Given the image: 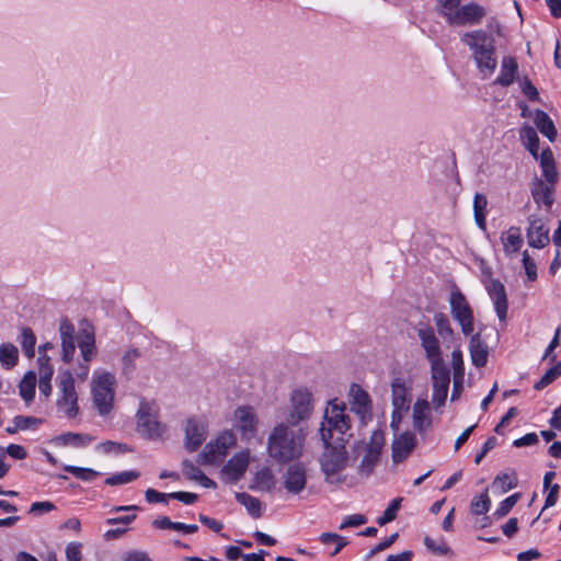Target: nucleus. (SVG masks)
Masks as SVG:
<instances>
[{
    "label": "nucleus",
    "mask_w": 561,
    "mask_h": 561,
    "mask_svg": "<svg viewBox=\"0 0 561 561\" xmlns=\"http://www.w3.org/2000/svg\"><path fill=\"white\" fill-rule=\"evenodd\" d=\"M351 431V419L346 413V404L332 399L324 410L320 424V438L325 456H343Z\"/></svg>",
    "instance_id": "1"
},
{
    "label": "nucleus",
    "mask_w": 561,
    "mask_h": 561,
    "mask_svg": "<svg viewBox=\"0 0 561 561\" xmlns=\"http://www.w3.org/2000/svg\"><path fill=\"white\" fill-rule=\"evenodd\" d=\"M287 422L273 427L267 437L268 456H301L307 433L304 428L294 430Z\"/></svg>",
    "instance_id": "2"
},
{
    "label": "nucleus",
    "mask_w": 561,
    "mask_h": 561,
    "mask_svg": "<svg viewBox=\"0 0 561 561\" xmlns=\"http://www.w3.org/2000/svg\"><path fill=\"white\" fill-rule=\"evenodd\" d=\"M462 42L471 49L477 68L483 77L493 75L497 67L494 38L482 30H476L466 33Z\"/></svg>",
    "instance_id": "3"
},
{
    "label": "nucleus",
    "mask_w": 561,
    "mask_h": 561,
    "mask_svg": "<svg viewBox=\"0 0 561 561\" xmlns=\"http://www.w3.org/2000/svg\"><path fill=\"white\" fill-rule=\"evenodd\" d=\"M137 432L151 440H163L168 436V427L159 421V407L154 401L141 399L136 413Z\"/></svg>",
    "instance_id": "4"
},
{
    "label": "nucleus",
    "mask_w": 561,
    "mask_h": 561,
    "mask_svg": "<svg viewBox=\"0 0 561 561\" xmlns=\"http://www.w3.org/2000/svg\"><path fill=\"white\" fill-rule=\"evenodd\" d=\"M116 379L112 373L95 370L91 380L94 407L101 415L108 414L114 405Z\"/></svg>",
    "instance_id": "5"
},
{
    "label": "nucleus",
    "mask_w": 561,
    "mask_h": 561,
    "mask_svg": "<svg viewBox=\"0 0 561 561\" xmlns=\"http://www.w3.org/2000/svg\"><path fill=\"white\" fill-rule=\"evenodd\" d=\"M57 388V411L68 419L76 417L79 413L78 394L76 391L75 378L69 370L60 374Z\"/></svg>",
    "instance_id": "6"
},
{
    "label": "nucleus",
    "mask_w": 561,
    "mask_h": 561,
    "mask_svg": "<svg viewBox=\"0 0 561 561\" xmlns=\"http://www.w3.org/2000/svg\"><path fill=\"white\" fill-rule=\"evenodd\" d=\"M289 412L285 421L291 425L297 426L300 422L310 417L313 411V398L308 388H297L290 393Z\"/></svg>",
    "instance_id": "7"
},
{
    "label": "nucleus",
    "mask_w": 561,
    "mask_h": 561,
    "mask_svg": "<svg viewBox=\"0 0 561 561\" xmlns=\"http://www.w3.org/2000/svg\"><path fill=\"white\" fill-rule=\"evenodd\" d=\"M411 387L407 381L397 377L391 381V401H392V414H391V426L398 428L403 416L410 410L411 405Z\"/></svg>",
    "instance_id": "8"
},
{
    "label": "nucleus",
    "mask_w": 561,
    "mask_h": 561,
    "mask_svg": "<svg viewBox=\"0 0 561 561\" xmlns=\"http://www.w3.org/2000/svg\"><path fill=\"white\" fill-rule=\"evenodd\" d=\"M357 458H321L320 467L324 479L330 484H340L353 480V463Z\"/></svg>",
    "instance_id": "9"
},
{
    "label": "nucleus",
    "mask_w": 561,
    "mask_h": 561,
    "mask_svg": "<svg viewBox=\"0 0 561 561\" xmlns=\"http://www.w3.org/2000/svg\"><path fill=\"white\" fill-rule=\"evenodd\" d=\"M294 458H284L282 462V479L285 490L289 494L301 493L307 484V472L302 463L293 461Z\"/></svg>",
    "instance_id": "10"
},
{
    "label": "nucleus",
    "mask_w": 561,
    "mask_h": 561,
    "mask_svg": "<svg viewBox=\"0 0 561 561\" xmlns=\"http://www.w3.org/2000/svg\"><path fill=\"white\" fill-rule=\"evenodd\" d=\"M449 304L450 312L461 327V332L465 335H470L474 330L473 313L465 295L459 289L453 290L450 293Z\"/></svg>",
    "instance_id": "11"
},
{
    "label": "nucleus",
    "mask_w": 561,
    "mask_h": 561,
    "mask_svg": "<svg viewBox=\"0 0 561 561\" xmlns=\"http://www.w3.org/2000/svg\"><path fill=\"white\" fill-rule=\"evenodd\" d=\"M232 424L244 439L256 437L260 420L256 411L250 405H239L232 413Z\"/></svg>",
    "instance_id": "12"
},
{
    "label": "nucleus",
    "mask_w": 561,
    "mask_h": 561,
    "mask_svg": "<svg viewBox=\"0 0 561 561\" xmlns=\"http://www.w3.org/2000/svg\"><path fill=\"white\" fill-rule=\"evenodd\" d=\"M208 435V421L201 416H191L184 424V448L187 453H195L206 440Z\"/></svg>",
    "instance_id": "13"
},
{
    "label": "nucleus",
    "mask_w": 561,
    "mask_h": 561,
    "mask_svg": "<svg viewBox=\"0 0 561 561\" xmlns=\"http://www.w3.org/2000/svg\"><path fill=\"white\" fill-rule=\"evenodd\" d=\"M348 404L351 411L355 413L366 424L373 416V402L369 393L359 385L352 383L348 391Z\"/></svg>",
    "instance_id": "14"
},
{
    "label": "nucleus",
    "mask_w": 561,
    "mask_h": 561,
    "mask_svg": "<svg viewBox=\"0 0 561 561\" xmlns=\"http://www.w3.org/2000/svg\"><path fill=\"white\" fill-rule=\"evenodd\" d=\"M238 444L233 430L218 432L204 447L201 456H227Z\"/></svg>",
    "instance_id": "15"
},
{
    "label": "nucleus",
    "mask_w": 561,
    "mask_h": 561,
    "mask_svg": "<svg viewBox=\"0 0 561 561\" xmlns=\"http://www.w3.org/2000/svg\"><path fill=\"white\" fill-rule=\"evenodd\" d=\"M416 333L431 367L445 365L442 357L439 340L434 329L428 325L421 327L417 329Z\"/></svg>",
    "instance_id": "16"
},
{
    "label": "nucleus",
    "mask_w": 561,
    "mask_h": 561,
    "mask_svg": "<svg viewBox=\"0 0 561 561\" xmlns=\"http://www.w3.org/2000/svg\"><path fill=\"white\" fill-rule=\"evenodd\" d=\"M433 381L432 402L435 408L442 407L447 398L450 382L449 369L446 365L431 367Z\"/></svg>",
    "instance_id": "17"
},
{
    "label": "nucleus",
    "mask_w": 561,
    "mask_h": 561,
    "mask_svg": "<svg viewBox=\"0 0 561 561\" xmlns=\"http://www.w3.org/2000/svg\"><path fill=\"white\" fill-rule=\"evenodd\" d=\"M484 15L485 9L482 5L476 2H470L460 5L456 14H453L448 24L451 26L476 25L481 22Z\"/></svg>",
    "instance_id": "18"
},
{
    "label": "nucleus",
    "mask_w": 561,
    "mask_h": 561,
    "mask_svg": "<svg viewBox=\"0 0 561 561\" xmlns=\"http://www.w3.org/2000/svg\"><path fill=\"white\" fill-rule=\"evenodd\" d=\"M484 285L491 300L493 301L497 318L502 322L505 321L507 318L508 309L505 286L499 279L493 278H490L488 282L484 283Z\"/></svg>",
    "instance_id": "19"
},
{
    "label": "nucleus",
    "mask_w": 561,
    "mask_h": 561,
    "mask_svg": "<svg viewBox=\"0 0 561 561\" xmlns=\"http://www.w3.org/2000/svg\"><path fill=\"white\" fill-rule=\"evenodd\" d=\"M554 184L535 176L530 183L531 196L537 205L550 209L554 203Z\"/></svg>",
    "instance_id": "20"
},
{
    "label": "nucleus",
    "mask_w": 561,
    "mask_h": 561,
    "mask_svg": "<svg viewBox=\"0 0 561 561\" xmlns=\"http://www.w3.org/2000/svg\"><path fill=\"white\" fill-rule=\"evenodd\" d=\"M528 222V244L536 249H543L550 241L549 229L545 226L543 221L536 216H530Z\"/></svg>",
    "instance_id": "21"
},
{
    "label": "nucleus",
    "mask_w": 561,
    "mask_h": 561,
    "mask_svg": "<svg viewBox=\"0 0 561 561\" xmlns=\"http://www.w3.org/2000/svg\"><path fill=\"white\" fill-rule=\"evenodd\" d=\"M59 333L61 339V358L65 363H70L76 352L73 324L68 319H62L59 324Z\"/></svg>",
    "instance_id": "22"
},
{
    "label": "nucleus",
    "mask_w": 561,
    "mask_h": 561,
    "mask_svg": "<svg viewBox=\"0 0 561 561\" xmlns=\"http://www.w3.org/2000/svg\"><path fill=\"white\" fill-rule=\"evenodd\" d=\"M249 458H230L220 470L219 477L225 483H234L244 474Z\"/></svg>",
    "instance_id": "23"
},
{
    "label": "nucleus",
    "mask_w": 561,
    "mask_h": 561,
    "mask_svg": "<svg viewBox=\"0 0 561 561\" xmlns=\"http://www.w3.org/2000/svg\"><path fill=\"white\" fill-rule=\"evenodd\" d=\"M501 241L505 254L511 255L517 253L523 245V237L518 227H511L501 233Z\"/></svg>",
    "instance_id": "24"
},
{
    "label": "nucleus",
    "mask_w": 561,
    "mask_h": 561,
    "mask_svg": "<svg viewBox=\"0 0 561 561\" xmlns=\"http://www.w3.org/2000/svg\"><path fill=\"white\" fill-rule=\"evenodd\" d=\"M470 356L472 364L476 367H483L488 362L489 350L488 345L481 340L480 334H474L470 340Z\"/></svg>",
    "instance_id": "25"
},
{
    "label": "nucleus",
    "mask_w": 561,
    "mask_h": 561,
    "mask_svg": "<svg viewBox=\"0 0 561 561\" xmlns=\"http://www.w3.org/2000/svg\"><path fill=\"white\" fill-rule=\"evenodd\" d=\"M183 474L187 480L196 481L202 486L207 489H215L216 483L206 477L198 466H195L191 460L185 459L182 465Z\"/></svg>",
    "instance_id": "26"
},
{
    "label": "nucleus",
    "mask_w": 561,
    "mask_h": 561,
    "mask_svg": "<svg viewBox=\"0 0 561 561\" xmlns=\"http://www.w3.org/2000/svg\"><path fill=\"white\" fill-rule=\"evenodd\" d=\"M518 70V64L514 57L505 56L502 59L501 72L496 78V83L502 87L511 85L516 77Z\"/></svg>",
    "instance_id": "27"
},
{
    "label": "nucleus",
    "mask_w": 561,
    "mask_h": 561,
    "mask_svg": "<svg viewBox=\"0 0 561 561\" xmlns=\"http://www.w3.org/2000/svg\"><path fill=\"white\" fill-rule=\"evenodd\" d=\"M430 403L426 399L419 398L413 405V424L419 431H422L430 424Z\"/></svg>",
    "instance_id": "28"
},
{
    "label": "nucleus",
    "mask_w": 561,
    "mask_h": 561,
    "mask_svg": "<svg viewBox=\"0 0 561 561\" xmlns=\"http://www.w3.org/2000/svg\"><path fill=\"white\" fill-rule=\"evenodd\" d=\"M539 160L545 180L549 183H556L558 181V172L552 150L550 148L542 150L539 156Z\"/></svg>",
    "instance_id": "29"
},
{
    "label": "nucleus",
    "mask_w": 561,
    "mask_h": 561,
    "mask_svg": "<svg viewBox=\"0 0 561 561\" xmlns=\"http://www.w3.org/2000/svg\"><path fill=\"white\" fill-rule=\"evenodd\" d=\"M79 348L84 362H90L96 354L95 339L92 329L82 330L79 341Z\"/></svg>",
    "instance_id": "30"
},
{
    "label": "nucleus",
    "mask_w": 561,
    "mask_h": 561,
    "mask_svg": "<svg viewBox=\"0 0 561 561\" xmlns=\"http://www.w3.org/2000/svg\"><path fill=\"white\" fill-rule=\"evenodd\" d=\"M416 444L415 435L405 432L397 437L392 444V456H403L413 451Z\"/></svg>",
    "instance_id": "31"
},
{
    "label": "nucleus",
    "mask_w": 561,
    "mask_h": 561,
    "mask_svg": "<svg viewBox=\"0 0 561 561\" xmlns=\"http://www.w3.org/2000/svg\"><path fill=\"white\" fill-rule=\"evenodd\" d=\"M535 124L537 126V128L539 129V131L548 137V139L550 141H553L556 139V136H557V129L554 127V124L552 122V119L549 117V115L541 111V110H537L535 112Z\"/></svg>",
    "instance_id": "32"
},
{
    "label": "nucleus",
    "mask_w": 561,
    "mask_h": 561,
    "mask_svg": "<svg viewBox=\"0 0 561 561\" xmlns=\"http://www.w3.org/2000/svg\"><path fill=\"white\" fill-rule=\"evenodd\" d=\"M519 136L530 154L538 159L539 137L536 130L529 125H524L520 128Z\"/></svg>",
    "instance_id": "33"
},
{
    "label": "nucleus",
    "mask_w": 561,
    "mask_h": 561,
    "mask_svg": "<svg viewBox=\"0 0 561 561\" xmlns=\"http://www.w3.org/2000/svg\"><path fill=\"white\" fill-rule=\"evenodd\" d=\"M19 360V350L12 343H2L0 345V363L3 368H13Z\"/></svg>",
    "instance_id": "34"
},
{
    "label": "nucleus",
    "mask_w": 561,
    "mask_h": 561,
    "mask_svg": "<svg viewBox=\"0 0 561 561\" xmlns=\"http://www.w3.org/2000/svg\"><path fill=\"white\" fill-rule=\"evenodd\" d=\"M19 342L24 355L27 358H33L35 356L36 336L31 328L23 327L21 329Z\"/></svg>",
    "instance_id": "35"
},
{
    "label": "nucleus",
    "mask_w": 561,
    "mask_h": 561,
    "mask_svg": "<svg viewBox=\"0 0 561 561\" xmlns=\"http://www.w3.org/2000/svg\"><path fill=\"white\" fill-rule=\"evenodd\" d=\"M134 448L126 444L121 442H113L107 440L104 443H101L96 447V453L99 454H108V455H118V454H129L134 453Z\"/></svg>",
    "instance_id": "36"
},
{
    "label": "nucleus",
    "mask_w": 561,
    "mask_h": 561,
    "mask_svg": "<svg viewBox=\"0 0 561 561\" xmlns=\"http://www.w3.org/2000/svg\"><path fill=\"white\" fill-rule=\"evenodd\" d=\"M36 386V374L34 371H27L19 385L20 396L30 402L35 396Z\"/></svg>",
    "instance_id": "37"
},
{
    "label": "nucleus",
    "mask_w": 561,
    "mask_h": 561,
    "mask_svg": "<svg viewBox=\"0 0 561 561\" xmlns=\"http://www.w3.org/2000/svg\"><path fill=\"white\" fill-rule=\"evenodd\" d=\"M236 499L247 508L251 516L257 518L262 515V504L259 499L244 492L236 493Z\"/></svg>",
    "instance_id": "38"
},
{
    "label": "nucleus",
    "mask_w": 561,
    "mask_h": 561,
    "mask_svg": "<svg viewBox=\"0 0 561 561\" xmlns=\"http://www.w3.org/2000/svg\"><path fill=\"white\" fill-rule=\"evenodd\" d=\"M493 486L502 492H507L517 486V476L514 470H506L499 473L493 481Z\"/></svg>",
    "instance_id": "39"
},
{
    "label": "nucleus",
    "mask_w": 561,
    "mask_h": 561,
    "mask_svg": "<svg viewBox=\"0 0 561 561\" xmlns=\"http://www.w3.org/2000/svg\"><path fill=\"white\" fill-rule=\"evenodd\" d=\"M488 206L486 196L482 193H476L473 197L474 219L479 228L485 229V209Z\"/></svg>",
    "instance_id": "40"
},
{
    "label": "nucleus",
    "mask_w": 561,
    "mask_h": 561,
    "mask_svg": "<svg viewBox=\"0 0 561 561\" xmlns=\"http://www.w3.org/2000/svg\"><path fill=\"white\" fill-rule=\"evenodd\" d=\"M491 506V500L488 494V490L482 492L480 495L474 496L470 503V513L476 517L485 515Z\"/></svg>",
    "instance_id": "41"
},
{
    "label": "nucleus",
    "mask_w": 561,
    "mask_h": 561,
    "mask_svg": "<svg viewBox=\"0 0 561 561\" xmlns=\"http://www.w3.org/2000/svg\"><path fill=\"white\" fill-rule=\"evenodd\" d=\"M92 438L88 435L66 433L56 438V443L65 446L80 447L90 444Z\"/></svg>",
    "instance_id": "42"
},
{
    "label": "nucleus",
    "mask_w": 561,
    "mask_h": 561,
    "mask_svg": "<svg viewBox=\"0 0 561 561\" xmlns=\"http://www.w3.org/2000/svg\"><path fill=\"white\" fill-rule=\"evenodd\" d=\"M140 477V472L137 470H127L112 474L105 479L107 485H122L130 483Z\"/></svg>",
    "instance_id": "43"
},
{
    "label": "nucleus",
    "mask_w": 561,
    "mask_h": 561,
    "mask_svg": "<svg viewBox=\"0 0 561 561\" xmlns=\"http://www.w3.org/2000/svg\"><path fill=\"white\" fill-rule=\"evenodd\" d=\"M383 445V433L381 431L373 432L369 442L365 444V456H380Z\"/></svg>",
    "instance_id": "44"
},
{
    "label": "nucleus",
    "mask_w": 561,
    "mask_h": 561,
    "mask_svg": "<svg viewBox=\"0 0 561 561\" xmlns=\"http://www.w3.org/2000/svg\"><path fill=\"white\" fill-rule=\"evenodd\" d=\"M275 485L274 476L268 468L259 470L255 474V488L260 491H271Z\"/></svg>",
    "instance_id": "45"
},
{
    "label": "nucleus",
    "mask_w": 561,
    "mask_h": 561,
    "mask_svg": "<svg viewBox=\"0 0 561 561\" xmlns=\"http://www.w3.org/2000/svg\"><path fill=\"white\" fill-rule=\"evenodd\" d=\"M561 376V360L556 363L554 366L550 367L543 376L534 385V388L538 391L545 389L551 385L557 378Z\"/></svg>",
    "instance_id": "46"
},
{
    "label": "nucleus",
    "mask_w": 561,
    "mask_h": 561,
    "mask_svg": "<svg viewBox=\"0 0 561 561\" xmlns=\"http://www.w3.org/2000/svg\"><path fill=\"white\" fill-rule=\"evenodd\" d=\"M402 501H403L402 497L393 499L390 502V504L388 505V507L386 508V511L383 512V514L377 518V523L380 526H383V525L394 520L397 518L398 512L401 507Z\"/></svg>",
    "instance_id": "47"
},
{
    "label": "nucleus",
    "mask_w": 561,
    "mask_h": 561,
    "mask_svg": "<svg viewBox=\"0 0 561 561\" xmlns=\"http://www.w3.org/2000/svg\"><path fill=\"white\" fill-rule=\"evenodd\" d=\"M319 540L325 546L335 542V549L331 556L337 554L347 545L345 538L336 533H322L319 537Z\"/></svg>",
    "instance_id": "48"
},
{
    "label": "nucleus",
    "mask_w": 561,
    "mask_h": 561,
    "mask_svg": "<svg viewBox=\"0 0 561 561\" xmlns=\"http://www.w3.org/2000/svg\"><path fill=\"white\" fill-rule=\"evenodd\" d=\"M460 2L461 0H437L439 7L438 12L446 19L447 23L450 22L453 14H456Z\"/></svg>",
    "instance_id": "49"
},
{
    "label": "nucleus",
    "mask_w": 561,
    "mask_h": 561,
    "mask_svg": "<svg viewBox=\"0 0 561 561\" xmlns=\"http://www.w3.org/2000/svg\"><path fill=\"white\" fill-rule=\"evenodd\" d=\"M65 470L83 481H93L100 476V472L91 468L67 466Z\"/></svg>",
    "instance_id": "50"
},
{
    "label": "nucleus",
    "mask_w": 561,
    "mask_h": 561,
    "mask_svg": "<svg viewBox=\"0 0 561 561\" xmlns=\"http://www.w3.org/2000/svg\"><path fill=\"white\" fill-rule=\"evenodd\" d=\"M38 366L39 380H51L54 367L50 364V358L47 355L39 356Z\"/></svg>",
    "instance_id": "51"
},
{
    "label": "nucleus",
    "mask_w": 561,
    "mask_h": 561,
    "mask_svg": "<svg viewBox=\"0 0 561 561\" xmlns=\"http://www.w3.org/2000/svg\"><path fill=\"white\" fill-rule=\"evenodd\" d=\"M518 500H519L518 493H515V494L506 497L505 500H503L500 503L496 511L494 512V516H496L497 518H502L505 515H507L511 512V510L514 507V505L517 503Z\"/></svg>",
    "instance_id": "52"
},
{
    "label": "nucleus",
    "mask_w": 561,
    "mask_h": 561,
    "mask_svg": "<svg viewBox=\"0 0 561 561\" xmlns=\"http://www.w3.org/2000/svg\"><path fill=\"white\" fill-rule=\"evenodd\" d=\"M377 460L378 458H363L359 465H353V474L369 476L376 467Z\"/></svg>",
    "instance_id": "53"
},
{
    "label": "nucleus",
    "mask_w": 561,
    "mask_h": 561,
    "mask_svg": "<svg viewBox=\"0 0 561 561\" xmlns=\"http://www.w3.org/2000/svg\"><path fill=\"white\" fill-rule=\"evenodd\" d=\"M424 545L428 550L439 556H446L450 552V548L447 546L445 541H440L439 543H437L434 539H432L428 536L424 538Z\"/></svg>",
    "instance_id": "54"
},
{
    "label": "nucleus",
    "mask_w": 561,
    "mask_h": 561,
    "mask_svg": "<svg viewBox=\"0 0 561 561\" xmlns=\"http://www.w3.org/2000/svg\"><path fill=\"white\" fill-rule=\"evenodd\" d=\"M367 523V517L363 514H353L343 518L339 529L343 530L348 527H358Z\"/></svg>",
    "instance_id": "55"
},
{
    "label": "nucleus",
    "mask_w": 561,
    "mask_h": 561,
    "mask_svg": "<svg viewBox=\"0 0 561 561\" xmlns=\"http://www.w3.org/2000/svg\"><path fill=\"white\" fill-rule=\"evenodd\" d=\"M523 265L526 272V275L530 282L537 279V265L533 259H530L527 251L523 253Z\"/></svg>",
    "instance_id": "56"
},
{
    "label": "nucleus",
    "mask_w": 561,
    "mask_h": 561,
    "mask_svg": "<svg viewBox=\"0 0 561 561\" xmlns=\"http://www.w3.org/2000/svg\"><path fill=\"white\" fill-rule=\"evenodd\" d=\"M38 423H41V420L33 417V416L18 415L13 420V424H16V427L19 428V431L34 427Z\"/></svg>",
    "instance_id": "57"
},
{
    "label": "nucleus",
    "mask_w": 561,
    "mask_h": 561,
    "mask_svg": "<svg viewBox=\"0 0 561 561\" xmlns=\"http://www.w3.org/2000/svg\"><path fill=\"white\" fill-rule=\"evenodd\" d=\"M520 88H522V91L523 93L530 100V101H536L538 100L539 98V93H538V90L537 88L531 83V81L525 77L522 81H520Z\"/></svg>",
    "instance_id": "58"
},
{
    "label": "nucleus",
    "mask_w": 561,
    "mask_h": 561,
    "mask_svg": "<svg viewBox=\"0 0 561 561\" xmlns=\"http://www.w3.org/2000/svg\"><path fill=\"white\" fill-rule=\"evenodd\" d=\"M66 559L67 561H81V543L69 542L66 547Z\"/></svg>",
    "instance_id": "59"
},
{
    "label": "nucleus",
    "mask_w": 561,
    "mask_h": 561,
    "mask_svg": "<svg viewBox=\"0 0 561 561\" xmlns=\"http://www.w3.org/2000/svg\"><path fill=\"white\" fill-rule=\"evenodd\" d=\"M561 329L558 328L554 332V335L552 340L550 341L549 345L547 346L542 359L550 358L552 362L556 360V355L553 354V351L559 346V339H560Z\"/></svg>",
    "instance_id": "60"
},
{
    "label": "nucleus",
    "mask_w": 561,
    "mask_h": 561,
    "mask_svg": "<svg viewBox=\"0 0 561 561\" xmlns=\"http://www.w3.org/2000/svg\"><path fill=\"white\" fill-rule=\"evenodd\" d=\"M146 501L150 504L164 502L167 503L168 499H170L169 493H161L153 489H147L145 492Z\"/></svg>",
    "instance_id": "61"
},
{
    "label": "nucleus",
    "mask_w": 561,
    "mask_h": 561,
    "mask_svg": "<svg viewBox=\"0 0 561 561\" xmlns=\"http://www.w3.org/2000/svg\"><path fill=\"white\" fill-rule=\"evenodd\" d=\"M434 321H435V324L440 334H444V333L451 334L453 333L449 321L445 314L436 313L434 317Z\"/></svg>",
    "instance_id": "62"
},
{
    "label": "nucleus",
    "mask_w": 561,
    "mask_h": 561,
    "mask_svg": "<svg viewBox=\"0 0 561 561\" xmlns=\"http://www.w3.org/2000/svg\"><path fill=\"white\" fill-rule=\"evenodd\" d=\"M55 510V505L51 502H35L30 507L31 514H43Z\"/></svg>",
    "instance_id": "63"
},
{
    "label": "nucleus",
    "mask_w": 561,
    "mask_h": 561,
    "mask_svg": "<svg viewBox=\"0 0 561 561\" xmlns=\"http://www.w3.org/2000/svg\"><path fill=\"white\" fill-rule=\"evenodd\" d=\"M140 356L136 348L127 351L123 356V364L125 370H131L135 367V360Z\"/></svg>",
    "instance_id": "64"
}]
</instances>
